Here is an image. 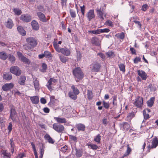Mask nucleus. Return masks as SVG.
Segmentation results:
<instances>
[{"mask_svg":"<svg viewBox=\"0 0 158 158\" xmlns=\"http://www.w3.org/2000/svg\"><path fill=\"white\" fill-rule=\"evenodd\" d=\"M40 102L42 103L45 104L46 103V100L44 98H42L40 99Z\"/></svg>","mask_w":158,"mask_h":158,"instance_id":"63","label":"nucleus"},{"mask_svg":"<svg viewBox=\"0 0 158 158\" xmlns=\"http://www.w3.org/2000/svg\"><path fill=\"white\" fill-rule=\"evenodd\" d=\"M100 33H107L109 32L110 30L108 28H105L103 29H99Z\"/></svg>","mask_w":158,"mask_h":158,"instance_id":"52","label":"nucleus"},{"mask_svg":"<svg viewBox=\"0 0 158 158\" xmlns=\"http://www.w3.org/2000/svg\"><path fill=\"white\" fill-rule=\"evenodd\" d=\"M44 138L48 140V142L50 143H53L54 142V141L53 140V139L48 134H46L44 136Z\"/></svg>","mask_w":158,"mask_h":158,"instance_id":"30","label":"nucleus"},{"mask_svg":"<svg viewBox=\"0 0 158 158\" xmlns=\"http://www.w3.org/2000/svg\"><path fill=\"white\" fill-rule=\"evenodd\" d=\"M97 15L98 17L100 19L102 20L104 19V18L106 16V13L103 10H102L101 8H98L96 10Z\"/></svg>","mask_w":158,"mask_h":158,"instance_id":"6","label":"nucleus"},{"mask_svg":"<svg viewBox=\"0 0 158 158\" xmlns=\"http://www.w3.org/2000/svg\"><path fill=\"white\" fill-rule=\"evenodd\" d=\"M7 57L6 54L4 52H0V58L3 60H5Z\"/></svg>","mask_w":158,"mask_h":158,"instance_id":"31","label":"nucleus"},{"mask_svg":"<svg viewBox=\"0 0 158 158\" xmlns=\"http://www.w3.org/2000/svg\"><path fill=\"white\" fill-rule=\"evenodd\" d=\"M158 144V140L157 138L155 137L153 139L151 146L148 145V149L153 148H156Z\"/></svg>","mask_w":158,"mask_h":158,"instance_id":"12","label":"nucleus"},{"mask_svg":"<svg viewBox=\"0 0 158 158\" xmlns=\"http://www.w3.org/2000/svg\"><path fill=\"white\" fill-rule=\"evenodd\" d=\"M123 128L125 131H128L130 128V125L127 122H124L123 123Z\"/></svg>","mask_w":158,"mask_h":158,"instance_id":"28","label":"nucleus"},{"mask_svg":"<svg viewBox=\"0 0 158 158\" xmlns=\"http://www.w3.org/2000/svg\"><path fill=\"white\" fill-rule=\"evenodd\" d=\"M115 36L123 40L124 37V34L123 32H121L115 35Z\"/></svg>","mask_w":158,"mask_h":158,"instance_id":"35","label":"nucleus"},{"mask_svg":"<svg viewBox=\"0 0 158 158\" xmlns=\"http://www.w3.org/2000/svg\"><path fill=\"white\" fill-rule=\"evenodd\" d=\"M73 73L75 77L79 80L81 79L83 77V74L79 68H77L74 69L73 70Z\"/></svg>","mask_w":158,"mask_h":158,"instance_id":"2","label":"nucleus"},{"mask_svg":"<svg viewBox=\"0 0 158 158\" xmlns=\"http://www.w3.org/2000/svg\"><path fill=\"white\" fill-rule=\"evenodd\" d=\"M155 98L153 97L151 98L147 102L148 106L149 107L152 106L154 102Z\"/></svg>","mask_w":158,"mask_h":158,"instance_id":"27","label":"nucleus"},{"mask_svg":"<svg viewBox=\"0 0 158 158\" xmlns=\"http://www.w3.org/2000/svg\"><path fill=\"white\" fill-rule=\"evenodd\" d=\"M71 88L73 91V93L76 94L78 95L79 94L80 92L79 90L74 85H72Z\"/></svg>","mask_w":158,"mask_h":158,"instance_id":"33","label":"nucleus"},{"mask_svg":"<svg viewBox=\"0 0 158 158\" xmlns=\"http://www.w3.org/2000/svg\"><path fill=\"white\" fill-rule=\"evenodd\" d=\"M113 104L114 106H116L117 105V98L116 96H114L113 98Z\"/></svg>","mask_w":158,"mask_h":158,"instance_id":"60","label":"nucleus"},{"mask_svg":"<svg viewBox=\"0 0 158 158\" xmlns=\"http://www.w3.org/2000/svg\"><path fill=\"white\" fill-rule=\"evenodd\" d=\"M86 16L89 21H90L92 19H94L95 17V15L94 10L92 9L89 10L86 14Z\"/></svg>","mask_w":158,"mask_h":158,"instance_id":"9","label":"nucleus"},{"mask_svg":"<svg viewBox=\"0 0 158 158\" xmlns=\"http://www.w3.org/2000/svg\"><path fill=\"white\" fill-rule=\"evenodd\" d=\"M87 145L89 148L93 150H96L98 148L97 145L93 144H88Z\"/></svg>","mask_w":158,"mask_h":158,"instance_id":"37","label":"nucleus"},{"mask_svg":"<svg viewBox=\"0 0 158 158\" xmlns=\"http://www.w3.org/2000/svg\"><path fill=\"white\" fill-rule=\"evenodd\" d=\"M57 82L56 79L53 78H51L48 81L47 84L46 85L48 89L50 90H52V88L51 86L52 85H53V83Z\"/></svg>","mask_w":158,"mask_h":158,"instance_id":"11","label":"nucleus"},{"mask_svg":"<svg viewBox=\"0 0 158 158\" xmlns=\"http://www.w3.org/2000/svg\"><path fill=\"white\" fill-rule=\"evenodd\" d=\"M100 42L99 39L97 37H93L91 40V43L97 46L100 45Z\"/></svg>","mask_w":158,"mask_h":158,"instance_id":"15","label":"nucleus"},{"mask_svg":"<svg viewBox=\"0 0 158 158\" xmlns=\"http://www.w3.org/2000/svg\"><path fill=\"white\" fill-rule=\"evenodd\" d=\"M54 119L58 123H67L66 119L64 118L55 117Z\"/></svg>","mask_w":158,"mask_h":158,"instance_id":"18","label":"nucleus"},{"mask_svg":"<svg viewBox=\"0 0 158 158\" xmlns=\"http://www.w3.org/2000/svg\"><path fill=\"white\" fill-rule=\"evenodd\" d=\"M21 60L25 64H30L31 63V61L29 60L24 56H22L21 58Z\"/></svg>","mask_w":158,"mask_h":158,"instance_id":"26","label":"nucleus"},{"mask_svg":"<svg viewBox=\"0 0 158 158\" xmlns=\"http://www.w3.org/2000/svg\"><path fill=\"white\" fill-rule=\"evenodd\" d=\"M35 89H38L39 85V81L37 80V78H35L33 81Z\"/></svg>","mask_w":158,"mask_h":158,"instance_id":"34","label":"nucleus"},{"mask_svg":"<svg viewBox=\"0 0 158 158\" xmlns=\"http://www.w3.org/2000/svg\"><path fill=\"white\" fill-rule=\"evenodd\" d=\"M60 52L66 56H69L70 54V51L66 48H61Z\"/></svg>","mask_w":158,"mask_h":158,"instance_id":"17","label":"nucleus"},{"mask_svg":"<svg viewBox=\"0 0 158 158\" xmlns=\"http://www.w3.org/2000/svg\"><path fill=\"white\" fill-rule=\"evenodd\" d=\"M101 67L100 64L97 62H94L90 65V70L92 72H98Z\"/></svg>","mask_w":158,"mask_h":158,"instance_id":"3","label":"nucleus"},{"mask_svg":"<svg viewBox=\"0 0 158 158\" xmlns=\"http://www.w3.org/2000/svg\"><path fill=\"white\" fill-rule=\"evenodd\" d=\"M20 19L24 22H28L31 20V17L29 15H22Z\"/></svg>","mask_w":158,"mask_h":158,"instance_id":"14","label":"nucleus"},{"mask_svg":"<svg viewBox=\"0 0 158 158\" xmlns=\"http://www.w3.org/2000/svg\"><path fill=\"white\" fill-rule=\"evenodd\" d=\"M143 103V98L142 97L138 96L135 99L134 105L136 107L138 108H140L142 106Z\"/></svg>","mask_w":158,"mask_h":158,"instance_id":"7","label":"nucleus"},{"mask_svg":"<svg viewBox=\"0 0 158 158\" xmlns=\"http://www.w3.org/2000/svg\"><path fill=\"white\" fill-rule=\"evenodd\" d=\"M105 25H109L112 27H113L114 26L112 22L109 20H107L105 22Z\"/></svg>","mask_w":158,"mask_h":158,"instance_id":"51","label":"nucleus"},{"mask_svg":"<svg viewBox=\"0 0 158 158\" xmlns=\"http://www.w3.org/2000/svg\"><path fill=\"white\" fill-rule=\"evenodd\" d=\"M37 14L40 21L43 22H46L45 16L44 14L41 12H39L37 13Z\"/></svg>","mask_w":158,"mask_h":158,"instance_id":"16","label":"nucleus"},{"mask_svg":"<svg viewBox=\"0 0 158 158\" xmlns=\"http://www.w3.org/2000/svg\"><path fill=\"white\" fill-rule=\"evenodd\" d=\"M3 78L7 80H10L12 78V76L10 73H5L3 75Z\"/></svg>","mask_w":158,"mask_h":158,"instance_id":"23","label":"nucleus"},{"mask_svg":"<svg viewBox=\"0 0 158 158\" xmlns=\"http://www.w3.org/2000/svg\"><path fill=\"white\" fill-rule=\"evenodd\" d=\"M97 55L99 56L103 60H104L105 59V56L104 54L99 53L97 54Z\"/></svg>","mask_w":158,"mask_h":158,"instance_id":"55","label":"nucleus"},{"mask_svg":"<svg viewBox=\"0 0 158 158\" xmlns=\"http://www.w3.org/2000/svg\"><path fill=\"white\" fill-rule=\"evenodd\" d=\"M44 54L45 57L46 58H50L52 57V55L51 53L48 51H45L44 53Z\"/></svg>","mask_w":158,"mask_h":158,"instance_id":"36","label":"nucleus"},{"mask_svg":"<svg viewBox=\"0 0 158 158\" xmlns=\"http://www.w3.org/2000/svg\"><path fill=\"white\" fill-rule=\"evenodd\" d=\"M137 73L138 75L141 77L142 80H145L146 79L147 75L144 71L138 70H137Z\"/></svg>","mask_w":158,"mask_h":158,"instance_id":"13","label":"nucleus"},{"mask_svg":"<svg viewBox=\"0 0 158 158\" xmlns=\"http://www.w3.org/2000/svg\"><path fill=\"white\" fill-rule=\"evenodd\" d=\"M70 13L72 17L75 18L76 17V15L75 11L71 9L70 10Z\"/></svg>","mask_w":158,"mask_h":158,"instance_id":"54","label":"nucleus"},{"mask_svg":"<svg viewBox=\"0 0 158 158\" xmlns=\"http://www.w3.org/2000/svg\"><path fill=\"white\" fill-rule=\"evenodd\" d=\"M14 12L15 14L19 15L21 14L22 11L21 10L17 9H14Z\"/></svg>","mask_w":158,"mask_h":158,"instance_id":"44","label":"nucleus"},{"mask_svg":"<svg viewBox=\"0 0 158 158\" xmlns=\"http://www.w3.org/2000/svg\"><path fill=\"white\" fill-rule=\"evenodd\" d=\"M133 19H134V20L133 21V22L135 23L136 24H137L139 26V28L140 29H141V26H142V24H141V23H140V22L139 21H137L136 19H135V18L133 17Z\"/></svg>","mask_w":158,"mask_h":158,"instance_id":"50","label":"nucleus"},{"mask_svg":"<svg viewBox=\"0 0 158 158\" xmlns=\"http://www.w3.org/2000/svg\"><path fill=\"white\" fill-rule=\"evenodd\" d=\"M131 151V148L129 147V145H128L127 149L126 152V154H124V156H125L127 155H128L130 153Z\"/></svg>","mask_w":158,"mask_h":158,"instance_id":"57","label":"nucleus"},{"mask_svg":"<svg viewBox=\"0 0 158 158\" xmlns=\"http://www.w3.org/2000/svg\"><path fill=\"white\" fill-rule=\"evenodd\" d=\"M30 99L33 104H36L39 102V98L37 96L31 97H30Z\"/></svg>","mask_w":158,"mask_h":158,"instance_id":"19","label":"nucleus"},{"mask_svg":"<svg viewBox=\"0 0 158 158\" xmlns=\"http://www.w3.org/2000/svg\"><path fill=\"white\" fill-rule=\"evenodd\" d=\"M27 44H24L23 46L24 49L28 50L35 47L37 44V41L34 37H28L26 39Z\"/></svg>","mask_w":158,"mask_h":158,"instance_id":"1","label":"nucleus"},{"mask_svg":"<svg viewBox=\"0 0 158 158\" xmlns=\"http://www.w3.org/2000/svg\"><path fill=\"white\" fill-rule=\"evenodd\" d=\"M17 117V113L15 108L12 106L10 110V116L9 118H11L13 121H15Z\"/></svg>","mask_w":158,"mask_h":158,"instance_id":"8","label":"nucleus"},{"mask_svg":"<svg viewBox=\"0 0 158 158\" xmlns=\"http://www.w3.org/2000/svg\"><path fill=\"white\" fill-rule=\"evenodd\" d=\"M101 136H100L99 134H98L94 138V140L98 143H99L100 142V140H101Z\"/></svg>","mask_w":158,"mask_h":158,"instance_id":"47","label":"nucleus"},{"mask_svg":"<svg viewBox=\"0 0 158 158\" xmlns=\"http://www.w3.org/2000/svg\"><path fill=\"white\" fill-rule=\"evenodd\" d=\"M76 156L78 157H80L81 156L82 154V152L80 150H77V149H76Z\"/></svg>","mask_w":158,"mask_h":158,"instance_id":"39","label":"nucleus"},{"mask_svg":"<svg viewBox=\"0 0 158 158\" xmlns=\"http://www.w3.org/2000/svg\"><path fill=\"white\" fill-rule=\"evenodd\" d=\"M53 46L56 50L58 52H60L61 49L59 47V45L56 43H54Z\"/></svg>","mask_w":158,"mask_h":158,"instance_id":"42","label":"nucleus"},{"mask_svg":"<svg viewBox=\"0 0 158 158\" xmlns=\"http://www.w3.org/2000/svg\"><path fill=\"white\" fill-rule=\"evenodd\" d=\"M31 25L33 29L37 30L39 29V26L38 23L35 20H33L31 22Z\"/></svg>","mask_w":158,"mask_h":158,"instance_id":"21","label":"nucleus"},{"mask_svg":"<svg viewBox=\"0 0 158 158\" xmlns=\"http://www.w3.org/2000/svg\"><path fill=\"white\" fill-rule=\"evenodd\" d=\"M17 29L21 35H24L26 34V31L23 30L22 27L19 26L17 27Z\"/></svg>","mask_w":158,"mask_h":158,"instance_id":"29","label":"nucleus"},{"mask_svg":"<svg viewBox=\"0 0 158 158\" xmlns=\"http://www.w3.org/2000/svg\"><path fill=\"white\" fill-rule=\"evenodd\" d=\"M76 127L78 131H84L85 130V126L84 124L79 123L77 125Z\"/></svg>","mask_w":158,"mask_h":158,"instance_id":"24","label":"nucleus"},{"mask_svg":"<svg viewBox=\"0 0 158 158\" xmlns=\"http://www.w3.org/2000/svg\"><path fill=\"white\" fill-rule=\"evenodd\" d=\"M141 61V58L140 57H136L135 58L134 60V62L135 63H137L139 61Z\"/></svg>","mask_w":158,"mask_h":158,"instance_id":"59","label":"nucleus"},{"mask_svg":"<svg viewBox=\"0 0 158 158\" xmlns=\"http://www.w3.org/2000/svg\"><path fill=\"white\" fill-rule=\"evenodd\" d=\"M8 129L9 130V132L10 133L12 129V124L11 123H9L8 127Z\"/></svg>","mask_w":158,"mask_h":158,"instance_id":"62","label":"nucleus"},{"mask_svg":"<svg viewBox=\"0 0 158 158\" xmlns=\"http://www.w3.org/2000/svg\"><path fill=\"white\" fill-rule=\"evenodd\" d=\"M148 6L146 4L143 5L142 6V9L143 11H145L148 9Z\"/></svg>","mask_w":158,"mask_h":158,"instance_id":"61","label":"nucleus"},{"mask_svg":"<svg viewBox=\"0 0 158 158\" xmlns=\"http://www.w3.org/2000/svg\"><path fill=\"white\" fill-rule=\"evenodd\" d=\"M68 95L69 97L73 100H76L77 98V95L73 93L70 91Z\"/></svg>","mask_w":158,"mask_h":158,"instance_id":"32","label":"nucleus"},{"mask_svg":"<svg viewBox=\"0 0 158 158\" xmlns=\"http://www.w3.org/2000/svg\"><path fill=\"white\" fill-rule=\"evenodd\" d=\"M103 106L105 108L108 109L110 107L109 103L108 102H106L105 101H103Z\"/></svg>","mask_w":158,"mask_h":158,"instance_id":"49","label":"nucleus"},{"mask_svg":"<svg viewBox=\"0 0 158 158\" xmlns=\"http://www.w3.org/2000/svg\"><path fill=\"white\" fill-rule=\"evenodd\" d=\"M69 137L70 139L74 141L75 142L77 141V138L76 137L72 135H69Z\"/></svg>","mask_w":158,"mask_h":158,"instance_id":"58","label":"nucleus"},{"mask_svg":"<svg viewBox=\"0 0 158 158\" xmlns=\"http://www.w3.org/2000/svg\"><path fill=\"white\" fill-rule=\"evenodd\" d=\"M6 26L7 27L9 28H11L13 26L12 21L11 19H10L7 21L6 24Z\"/></svg>","mask_w":158,"mask_h":158,"instance_id":"25","label":"nucleus"},{"mask_svg":"<svg viewBox=\"0 0 158 158\" xmlns=\"http://www.w3.org/2000/svg\"><path fill=\"white\" fill-rule=\"evenodd\" d=\"M42 71L43 72H44L46 71V70L47 68V65L45 63H43L42 64Z\"/></svg>","mask_w":158,"mask_h":158,"instance_id":"56","label":"nucleus"},{"mask_svg":"<svg viewBox=\"0 0 158 158\" xmlns=\"http://www.w3.org/2000/svg\"><path fill=\"white\" fill-rule=\"evenodd\" d=\"M26 79V78L25 76H21L19 78L18 83L21 85H24L25 84Z\"/></svg>","mask_w":158,"mask_h":158,"instance_id":"20","label":"nucleus"},{"mask_svg":"<svg viewBox=\"0 0 158 158\" xmlns=\"http://www.w3.org/2000/svg\"><path fill=\"white\" fill-rule=\"evenodd\" d=\"M81 11V12L82 15L81 17H84L85 15V6L83 5L82 6H80Z\"/></svg>","mask_w":158,"mask_h":158,"instance_id":"40","label":"nucleus"},{"mask_svg":"<svg viewBox=\"0 0 158 158\" xmlns=\"http://www.w3.org/2000/svg\"><path fill=\"white\" fill-rule=\"evenodd\" d=\"M114 55V52L112 51H109L106 53V55L108 56V57H111Z\"/></svg>","mask_w":158,"mask_h":158,"instance_id":"53","label":"nucleus"},{"mask_svg":"<svg viewBox=\"0 0 158 158\" xmlns=\"http://www.w3.org/2000/svg\"><path fill=\"white\" fill-rule=\"evenodd\" d=\"M53 128L58 133H63L64 129L63 125L57 123H55L53 125Z\"/></svg>","mask_w":158,"mask_h":158,"instance_id":"4","label":"nucleus"},{"mask_svg":"<svg viewBox=\"0 0 158 158\" xmlns=\"http://www.w3.org/2000/svg\"><path fill=\"white\" fill-rule=\"evenodd\" d=\"M144 118V119H147L149 118V116L148 113H147L146 110H144L143 111Z\"/></svg>","mask_w":158,"mask_h":158,"instance_id":"45","label":"nucleus"},{"mask_svg":"<svg viewBox=\"0 0 158 158\" xmlns=\"http://www.w3.org/2000/svg\"><path fill=\"white\" fill-rule=\"evenodd\" d=\"M14 86V84L13 83L6 84L2 86V88L4 91H8L12 89Z\"/></svg>","mask_w":158,"mask_h":158,"instance_id":"10","label":"nucleus"},{"mask_svg":"<svg viewBox=\"0 0 158 158\" xmlns=\"http://www.w3.org/2000/svg\"><path fill=\"white\" fill-rule=\"evenodd\" d=\"M87 98L89 100L93 98V93L91 91L88 90L87 91Z\"/></svg>","mask_w":158,"mask_h":158,"instance_id":"38","label":"nucleus"},{"mask_svg":"<svg viewBox=\"0 0 158 158\" xmlns=\"http://www.w3.org/2000/svg\"><path fill=\"white\" fill-rule=\"evenodd\" d=\"M9 59L12 63H14V61L15 60V57L14 56L12 55H10L9 56Z\"/></svg>","mask_w":158,"mask_h":158,"instance_id":"46","label":"nucleus"},{"mask_svg":"<svg viewBox=\"0 0 158 158\" xmlns=\"http://www.w3.org/2000/svg\"><path fill=\"white\" fill-rule=\"evenodd\" d=\"M59 57L61 61L63 63H65L68 60V59L65 56H60Z\"/></svg>","mask_w":158,"mask_h":158,"instance_id":"43","label":"nucleus"},{"mask_svg":"<svg viewBox=\"0 0 158 158\" xmlns=\"http://www.w3.org/2000/svg\"><path fill=\"white\" fill-rule=\"evenodd\" d=\"M88 32L94 34L98 35L100 34V29H98L96 30L89 31Z\"/></svg>","mask_w":158,"mask_h":158,"instance_id":"41","label":"nucleus"},{"mask_svg":"<svg viewBox=\"0 0 158 158\" xmlns=\"http://www.w3.org/2000/svg\"><path fill=\"white\" fill-rule=\"evenodd\" d=\"M2 154L4 158H10V153L6 152V150H2Z\"/></svg>","mask_w":158,"mask_h":158,"instance_id":"22","label":"nucleus"},{"mask_svg":"<svg viewBox=\"0 0 158 158\" xmlns=\"http://www.w3.org/2000/svg\"><path fill=\"white\" fill-rule=\"evenodd\" d=\"M119 67L120 69V70L123 72H124L125 71V66L123 64H119Z\"/></svg>","mask_w":158,"mask_h":158,"instance_id":"48","label":"nucleus"},{"mask_svg":"<svg viewBox=\"0 0 158 158\" xmlns=\"http://www.w3.org/2000/svg\"><path fill=\"white\" fill-rule=\"evenodd\" d=\"M24 156V154H19L17 156L16 158H23Z\"/></svg>","mask_w":158,"mask_h":158,"instance_id":"64","label":"nucleus"},{"mask_svg":"<svg viewBox=\"0 0 158 158\" xmlns=\"http://www.w3.org/2000/svg\"><path fill=\"white\" fill-rule=\"evenodd\" d=\"M10 71L11 73L17 76H19L21 73V71L17 66H15L11 67L10 68Z\"/></svg>","mask_w":158,"mask_h":158,"instance_id":"5","label":"nucleus"}]
</instances>
